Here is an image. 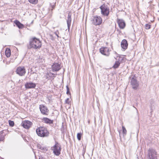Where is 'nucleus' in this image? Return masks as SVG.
<instances>
[{
    "label": "nucleus",
    "mask_w": 159,
    "mask_h": 159,
    "mask_svg": "<svg viewBox=\"0 0 159 159\" xmlns=\"http://www.w3.org/2000/svg\"><path fill=\"white\" fill-rule=\"evenodd\" d=\"M122 130H123V133L124 134H126L127 132V131L125 128L123 126L122 127Z\"/></svg>",
    "instance_id": "obj_29"
},
{
    "label": "nucleus",
    "mask_w": 159,
    "mask_h": 159,
    "mask_svg": "<svg viewBox=\"0 0 159 159\" xmlns=\"http://www.w3.org/2000/svg\"><path fill=\"white\" fill-rule=\"evenodd\" d=\"M71 13H69L67 17V25L68 28L69 30L70 29V27L71 25Z\"/></svg>",
    "instance_id": "obj_16"
},
{
    "label": "nucleus",
    "mask_w": 159,
    "mask_h": 159,
    "mask_svg": "<svg viewBox=\"0 0 159 159\" xmlns=\"http://www.w3.org/2000/svg\"><path fill=\"white\" fill-rule=\"evenodd\" d=\"M117 23L118 24L119 27L123 29L125 26V24L124 20H123L118 19L117 21Z\"/></svg>",
    "instance_id": "obj_14"
},
{
    "label": "nucleus",
    "mask_w": 159,
    "mask_h": 159,
    "mask_svg": "<svg viewBox=\"0 0 159 159\" xmlns=\"http://www.w3.org/2000/svg\"><path fill=\"white\" fill-rule=\"evenodd\" d=\"M120 64V63L116 61L115 62V64L113 66V68L115 69L119 67Z\"/></svg>",
    "instance_id": "obj_23"
},
{
    "label": "nucleus",
    "mask_w": 159,
    "mask_h": 159,
    "mask_svg": "<svg viewBox=\"0 0 159 159\" xmlns=\"http://www.w3.org/2000/svg\"><path fill=\"white\" fill-rule=\"evenodd\" d=\"M50 35L51 37H52V35Z\"/></svg>",
    "instance_id": "obj_34"
},
{
    "label": "nucleus",
    "mask_w": 159,
    "mask_h": 159,
    "mask_svg": "<svg viewBox=\"0 0 159 159\" xmlns=\"http://www.w3.org/2000/svg\"><path fill=\"white\" fill-rule=\"evenodd\" d=\"M128 45V44L126 40L124 39L122 40L121 43V46L124 50L127 48Z\"/></svg>",
    "instance_id": "obj_15"
},
{
    "label": "nucleus",
    "mask_w": 159,
    "mask_h": 159,
    "mask_svg": "<svg viewBox=\"0 0 159 159\" xmlns=\"http://www.w3.org/2000/svg\"><path fill=\"white\" fill-rule=\"evenodd\" d=\"M130 83L133 89H136L139 86L136 78L134 75H132L130 77Z\"/></svg>",
    "instance_id": "obj_6"
},
{
    "label": "nucleus",
    "mask_w": 159,
    "mask_h": 159,
    "mask_svg": "<svg viewBox=\"0 0 159 159\" xmlns=\"http://www.w3.org/2000/svg\"><path fill=\"white\" fill-rule=\"evenodd\" d=\"M91 21L93 25H98L102 24V19L100 16L96 15L92 17Z\"/></svg>",
    "instance_id": "obj_4"
},
{
    "label": "nucleus",
    "mask_w": 159,
    "mask_h": 159,
    "mask_svg": "<svg viewBox=\"0 0 159 159\" xmlns=\"http://www.w3.org/2000/svg\"><path fill=\"white\" fill-rule=\"evenodd\" d=\"M16 72L17 74L20 76L24 75L26 73L24 67L22 66L18 67L17 68Z\"/></svg>",
    "instance_id": "obj_9"
},
{
    "label": "nucleus",
    "mask_w": 159,
    "mask_h": 159,
    "mask_svg": "<svg viewBox=\"0 0 159 159\" xmlns=\"http://www.w3.org/2000/svg\"><path fill=\"white\" fill-rule=\"evenodd\" d=\"M148 151V159H157V152L154 149H149Z\"/></svg>",
    "instance_id": "obj_7"
},
{
    "label": "nucleus",
    "mask_w": 159,
    "mask_h": 159,
    "mask_svg": "<svg viewBox=\"0 0 159 159\" xmlns=\"http://www.w3.org/2000/svg\"><path fill=\"white\" fill-rule=\"evenodd\" d=\"M3 131L4 130H2L0 132V142L3 141L4 139L5 134H4Z\"/></svg>",
    "instance_id": "obj_19"
},
{
    "label": "nucleus",
    "mask_w": 159,
    "mask_h": 159,
    "mask_svg": "<svg viewBox=\"0 0 159 159\" xmlns=\"http://www.w3.org/2000/svg\"><path fill=\"white\" fill-rule=\"evenodd\" d=\"M6 56L7 57H9L11 55V50L9 48H7L5 52Z\"/></svg>",
    "instance_id": "obj_20"
},
{
    "label": "nucleus",
    "mask_w": 159,
    "mask_h": 159,
    "mask_svg": "<svg viewBox=\"0 0 159 159\" xmlns=\"http://www.w3.org/2000/svg\"><path fill=\"white\" fill-rule=\"evenodd\" d=\"M82 136V134L81 133H78L77 134V139L79 140H81V137Z\"/></svg>",
    "instance_id": "obj_26"
},
{
    "label": "nucleus",
    "mask_w": 159,
    "mask_h": 159,
    "mask_svg": "<svg viewBox=\"0 0 159 159\" xmlns=\"http://www.w3.org/2000/svg\"><path fill=\"white\" fill-rule=\"evenodd\" d=\"M101 53L106 56H109L110 54L109 48L106 47H103L100 49Z\"/></svg>",
    "instance_id": "obj_8"
},
{
    "label": "nucleus",
    "mask_w": 159,
    "mask_h": 159,
    "mask_svg": "<svg viewBox=\"0 0 159 159\" xmlns=\"http://www.w3.org/2000/svg\"><path fill=\"white\" fill-rule=\"evenodd\" d=\"M102 1H105L106 0H102Z\"/></svg>",
    "instance_id": "obj_36"
},
{
    "label": "nucleus",
    "mask_w": 159,
    "mask_h": 159,
    "mask_svg": "<svg viewBox=\"0 0 159 159\" xmlns=\"http://www.w3.org/2000/svg\"><path fill=\"white\" fill-rule=\"evenodd\" d=\"M106 45H107V44H108V43H107V42H106Z\"/></svg>",
    "instance_id": "obj_33"
},
{
    "label": "nucleus",
    "mask_w": 159,
    "mask_h": 159,
    "mask_svg": "<svg viewBox=\"0 0 159 159\" xmlns=\"http://www.w3.org/2000/svg\"><path fill=\"white\" fill-rule=\"evenodd\" d=\"M151 28V25L149 24H146L145 25V29H149Z\"/></svg>",
    "instance_id": "obj_30"
},
{
    "label": "nucleus",
    "mask_w": 159,
    "mask_h": 159,
    "mask_svg": "<svg viewBox=\"0 0 159 159\" xmlns=\"http://www.w3.org/2000/svg\"><path fill=\"white\" fill-rule=\"evenodd\" d=\"M29 2L34 4H36L38 2V0H28Z\"/></svg>",
    "instance_id": "obj_24"
},
{
    "label": "nucleus",
    "mask_w": 159,
    "mask_h": 159,
    "mask_svg": "<svg viewBox=\"0 0 159 159\" xmlns=\"http://www.w3.org/2000/svg\"><path fill=\"white\" fill-rule=\"evenodd\" d=\"M42 120L44 123L47 124H51L53 123V120H50L47 118L44 117Z\"/></svg>",
    "instance_id": "obj_18"
},
{
    "label": "nucleus",
    "mask_w": 159,
    "mask_h": 159,
    "mask_svg": "<svg viewBox=\"0 0 159 159\" xmlns=\"http://www.w3.org/2000/svg\"><path fill=\"white\" fill-rule=\"evenodd\" d=\"M52 70L53 71H57L59 70L60 69V66L58 63H55L52 66Z\"/></svg>",
    "instance_id": "obj_13"
},
{
    "label": "nucleus",
    "mask_w": 159,
    "mask_h": 159,
    "mask_svg": "<svg viewBox=\"0 0 159 159\" xmlns=\"http://www.w3.org/2000/svg\"><path fill=\"white\" fill-rule=\"evenodd\" d=\"M125 59L124 57H119L118 59V60L116 61L119 62L120 63V64L121 63L123 62V61H124Z\"/></svg>",
    "instance_id": "obj_21"
},
{
    "label": "nucleus",
    "mask_w": 159,
    "mask_h": 159,
    "mask_svg": "<svg viewBox=\"0 0 159 159\" xmlns=\"http://www.w3.org/2000/svg\"><path fill=\"white\" fill-rule=\"evenodd\" d=\"M52 149L54 154L57 156H58L61 153V146L57 143H56L54 146L52 148Z\"/></svg>",
    "instance_id": "obj_5"
},
{
    "label": "nucleus",
    "mask_w": 159,
    "mask_h": 159,
    "mask_svg": "<svg viewBox=\"0 0 159 159\" xmlns=\"http://www.w3.org/2000/svg\"><path fill=\"white\" fill-rule=\"evenodd\" d=\"M38 147L41 150H43V152H45L48 150L46 147L41 146L40 145H38Z\"/></svg>",
    "instance_id": "obj_22"
},
{
    "label": "nucleus",
    "mask_w": 159,
    "mask_h": 159,
    "mask_svg": "<svg viewBox=\"0 0 159 159\" xmlns=\"http://www.w3.org/2000/svg\"><path fill=\"white\" fill-rule=\"evenodd\" d=\"M36 86L35 83L30 82L26 83L25 84V86L26 89L34 88Z\"/></svg>",
    "instance_id": "obj_12"
},
{
    "label": "nucleus",
    "mask_w": 159,
    "mask_h": 159,
    "mask_svg": "<svg viewBox=\"0 0 159 159\" xmlns=\"http://www.w3.org/2000/svg\"><path fill=\"white\" fill-rule=\"evenodd\" d=\"M133 107H134L135 108V107H134V106H133ZM135 108L136 109V110H137V109H136L135 107ZM137 110V111H138V110Z\"/></svg>",
    "instance_id": "obj_35"
},
{
    "label": "nucleus",
    "mask_w": 159,
    "mask_h": 159,
    "mask_svg": "<svg viewBox=\"0 0 159 159\" xmlns=\"http://www.w3.org/2000/svg\"><path fill=\"white\" fill-rule=\"evenodd\" d=\"M65 103L68 104L69 105H71V102L69 100V98H67L65 101Z\"/></svg>",
    "instance_id": "obj_25"
},
{
    "label": "nucleus",
    "mask_w": 159,
    "mask_h": 159,
    "mask_svg": "<svg viewBox=\"0 0 159 159\" xmlns=\"http://www.w3.org/2000/svg\"><path fill=\"white\" fill-rule=\"evenodd\" d=\"M41 46V42L38 39L34 37L30 39V48L38 49L40 48Z\"/></svg>",
    "instance_id": "obj_2"
},
{
    "label": "nucleus",
    "mask_w": 159,
    "mask_h": 159,
    "mask_svg": "<svg viewBox=\"0 0 159 159\" xmlns=\"http://www.w3.org/2000/svg\"><path fill=\"white\" fill-rule=\"evenodd\" d=\"M54 33L57 36V38L59 37L58 34H59V33L58 30H57L56 31H55Z\"/></svg>",
    "instance_id": "obj_31"
},
{
    "label": "nucleus",
    "mask_w": 159,
    "mask_h": 159,
    "mask_svg": "<svg viewBox=\"0 0 159 159\" xmlns=\"http://www.w3.org/2000/svg\"><path fill=\"white\" fill-rule=\"evenodd\" d=\"M66 90H67L66 94L68 95V94L70 95V89H69L68 85H67L66 86Z\"/></svg>",
    "instance_id": "obj_28"
},
{
    "label": "nucleus",
    "mask_w": 159,
    "mask_h": 159,
    "mask_svg": "<svg viewBox=\"0 0 159 159\" xmlns=\"http://www.w3.org/2000/svg\"><path fill=\"white\" fill-rule=\"evenodd\" d=\"M14 23L20 29H22L24 27V25L17 20L14 21Z\"/></svg>",
    "instance_id": "obj_17"
},
{
    "label": "nucleus",
    "mask_w": 159,
    "mask_h": 159,
    "mask_svg": "<svg viewBox=\"0 0 159 159\" xmlns=\"http://www.w3.org/2000/svg\"><path fill=\"white\" fill-rule=\"evenodd\" d=\"M53 77H55V76H53Z\"/></svg>",
    "instance_id": "obj_37"
},
{
    "label": "nucleus",
    "mask_w": 159,
    "mask_h": 159,
    "mask_svg": "<svg viewBox=\"0 0 159 159\" xmlns=\"http://www.w3.org/2000/svg\"><path fill=\"white\" fill-rule=\"evenodd\" d=\"M100 8L101 10L102 15L105 16H107L109 14V8L107 5L104 4L101 5Z\"/></svg>",
    "instance_id": "obj_3"
},
{
    "label": "nucleus",
    "mask_w": 159,
    "mask_h": 159,
    "mask_svg": "<svg viewBox=\"0 0 159 159\" xmlns=\"http://www.w3.org/2000/svg\"><path fill=\"white\" fill-rule=\"evenodd\" d=\"M39 109L42 114L43 115H47L48 112L49 111L47 107L43 105H39Z\"/></svg>",
    "instance_id": "obj_10"
},
{
    "label": "nucleus",
    "mask_w": 159,
    "mask_h": 159,
    "mask_svg": "<svg viewBox=\"0 0 159 159\" xmlns=\"http://www.w3.org/2000/svg\"><path fill=\"white\" fill-rule=\"evenodd\" d=\"M36 132L37 135L41 137H47L48 136L49 133L47 128L40 126L37 128Z\"/></svg>",
    "instance_id": "obj_1"
},
{
    "label": "nucleus",
    "mask_w": 159,
    "mask_h": 159,
    "mask_svg": "<svg viewBox=\"0 0 159 159\" xmlns=\"http://www.w3.org/2000/svg\"><path fill=\"white\" fill-rule=\"evenodd\" d=\"M9 125L11 126H13L14 125V122L11 121V120H9Z\"/></svg>",
    "instance_id": "obj_27"
},
{
    "label": "nucleus",
    "mask_w": 159,
    "mask_h": 159,
    "mask_svg": "<svg viewBox=\"0 0 159 159\" xmlns=\"http://www.w3.org/2000/svg\"><path fill=\"white\" fill-rule=\"evenodd\" d=\"M45 78H46V79H47L48 78V77H47V76H45Z\"/></svg>",
    "instance_id": "obj_32"
},
{
    "label": "nucleus",
    "mask_w": 159,
    "mask_h": 159,
    "mask_svg": "<svg viewBox=\"0 0 159 159\" xmlns=\"http://www.w3.org/2000/svg\"><path fill=\"white\" fill-rule=\"evenodd\" d=\"M32 125V123L29 120H25L22 122V126L25 129H29Z\"/></svg>",
    "instance_id": "obj_11"
}]
</instances>
